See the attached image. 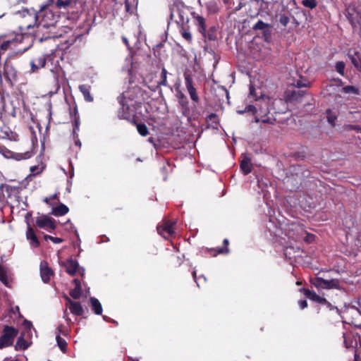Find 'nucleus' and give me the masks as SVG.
I'll return each instance as SVG.
<instances>
[{"instance_id": "obj_1", "label": "nucleus", "mask_w": 361, "mask_h": 361, "mask_svg": "<svg viewBox=\"0 0 361 361\" xmlns=\"http://www.w3.org/2000/svg\"><path fill=\"white\" fill-rule=\"evenodd\" d=\"M68 46L58 47L51 54L50 61L54 66L56 73L66 76V68L68 64Z\"/></svg>"}, {"instance_id": "obj_2", "label": "nucleus", "mask_w": 361, "mask_h": 361, "mask_svg": "<svg viewBox=\"0 0 361 361\" xmlns=\"http://www.w3.org/2000/svg\"><path fill=\"white\" fill-rule=\"evenodd\" d=\"M245 112H252V114H256L255 117V121L256 123L262 122L263 123L274 124L275 119L270 118L267 116L268 106L266 102L264 103V106H260L259 108L253 105H248L244 110H238L237 113L243 114Z\"/></svg>"}, {"instance_id": "obj_3", "label": "nucleus", "mask_w": 361, "mask_h": 361, "mask_svg": "<svg viewBox=\"0 0 361 361\" xmlns=\"http://www.w3.org/2000/svg\"><path fill=\"white\" fill-rule=\"evenodd\" d=\"M18 330L13 326L6 325L0 337V349L13 345L14 338L17 336Z\"/></svg>"}, {"instance_id": "obj_4", "label": "nucleus", "mask_w": 361, "mask_h": 361, "mask_svg": "<svg viewBox=\"0 0 361 361\" xmlns=\"http://www.w3.org/2000/svg\"><path fill=\"white\" fill-rule=\"evenodd\" d=\"M310 283L318 289H341L338 279L326 280L320 277H317L312 279Z\"/></svg>"}, {"instance_id": "obj_5", "label": "nucleus", "mask_w": 361, "mask_h": 361, "mask_svg": "<svg viewBox=\"0 0 361 361\" xmlns=\"http://www.w3.org/2000/svg\"><path fill=\"white\" fill-rule=\"evenodd\" d=\"M347 18L352 25L353 30L360 27L361 30V6H350L347 9Z\"/></svg>"}, {"instance_id": "obj_6", "label": "nucleus", "mask_w": 361, "mask_h": 361, "mask_svg": "<svg viewBox=\"0 0 361 361\" xmlns=\"http://www.w3.org/2000/svg\"><path fill=\"white\" fill-rule=\"evenodd\" d=\"M1 73L6 81L13 85V81L17 78L18 72L11 61H5L3 71H0V76H1Z\"/></svg>"}, {"instance_id": "obj_7", "label": "nucleus", "mask_w": 361, "mask_h": 361, "mask_svg": "<svg viewBox=\"0 0 361 361\" xmlns=\"http://www.w3.org/2000/svg\"><path fill=\"white\" fill-rule=\"evenodd\" d=\"M271 28L272 26L269 24L264 23L262 20H259L253 26V30H260L262 33V37L265 42H269L271 37Z\"/></svg>"}, {"instance_id": "obj_8", "label": "nucleus", "mask_w": 361, "mask_h": 361, "mask_svg": "<svg viewBox=\"0 0 361 361\" xmlns=\"http://www.w3.org/2000/svg\"><path fill=\"white\" fill-rule=\"evenodd\" d=\"M185 83L187 90L190 94V99L193 102L197 104L200 102L199 96L197 95V90L193 86L192 79L189 74H184Z\"/></svg>"}, {"instance_id": "obj_9", "label": "nucleus", "mask_w": 361, "mask_h": 361, "mask_svg": "<svg viewBox=\"0 0 361 361\" xmlns=\"http://www.w3.org/2000/svg\"><path fill=\"white\" fill-rule=\"evenodd\" d=\"M27 13V17H30L32 18V21L30 23H27L26 25V27L27 29L32 28L35 27V25H37V23L39 21V18L45 16L47 14L51 15V13L48 11H41L40 12L36 13L34 10L32 11V12H30L29 10H26Z\"/></svg>"}, {"instance_id": "obj_10", "label": "nucleus", "mask_w": 361, "mask_h": 361, "mask_svg": "<svg viewBox=\"0 0 361 361\" xmlns=\"http://www.w3.org/2000/svg\"><path fill=\"white\" fill-rule=\"evenodd\" d=\"M36 225L39 228L46 230H54L56 228L52 219L45 215L37 218Z\"/></svg>"}, {"instance_id": "obj_11", "label": "nucleus", "mask_w": 361, "mask_h": 361, "mask_svg": "<svg viewBox=\"0 0 361 361\" xmlns=\"http://www.w3.org/2000/svg\"><path fill=\"white\" fill-rule=\"evenodd\" d=\"M27 228L26 231V238L27 240H29L30 245L33 247H39L40 243L37 235L35 234L34 229L31 227L29 222H27Z\"/></svg>"}, {"instance_id": "obj_12", "label": "nucleus", "mask_w": 361, "mask_h": 361, "mask_svg": "<svg viewBox=\"0 0 361 361\" xmlns=\"http://www.w3.org/2000/svg\"><path fill=\"white\" fill-rule=\"evenodd\" d=\"M173 222L167 221L163 226L157 227L158 233L164 238H167L173 233Z\"/></svg>"}, {"instance_id": "obj_13", "label": "nucleus", "mask_w": 361, "mask_h": 361, "mask_svg": "<svg viewBox=\"0 0 361 361\" xmlns=\"http://www.w3.org/2000/svg\"><path fill=\"white\" fill-rule=\"evenodd\" d=\"M299 290L300 293H302L306 298L311 300L317 302L319 304L326 302V300L324 298L320 297L314 291H312L305 288H301Z\"/></svg>"}, {"instance_id": "obj_14", "label": "nucleus", "mask_w": 361, "mask_h": 361, "mask_svg": "<svg viewBox=\"0 0 361 361\" xmlns=\"http://www.w3.org/2000/svg\"><path fill=\"white\" fill-rule=\"evenodd\" d=\"M47 61L46 57L44 54H41L30 61L31 70L32 72L37 71L39 68L45 66Z\"/></svg>"}, {"instance_id": "obj_15", "label": "nucleus", "mask_w": 361, "mask_h": 361, "mask_svg": "<svg viewBox=\"0 0 361 361\" xmlns=\"http://www.w3.org/2000/svg\"><path fill=\"white\" fill-rule=\"evenodd\" d=\"M40 274L42 281L44 283L49 281L51 276H53V271L48 267L46 262H42L40 265Z\"/></svg>"}, {"instance_id": "obj_16", "label": "nucleus", "mask_w": 361, "mask_h": 361, "mask_svg": "<svg viewBox=\"0 0 361 361\" xmlns=\"http://www.w3.org/2000/svg\"><path fill=\"white\" fill-rule=\"evenodd\" d=\"M192 15L195 19V25L198 27L199 32L202 34H205L207 28L205 18L196 14L195 12L192 13Z\"/></svg>"}, {"instance_id": "obj_17", "label": "nucleus", "mask_w": 361, "mask_h": 361, "mask_svg": "<svg viewBox=\"0 0 361 361\" xmlns=\"http://www.w3.org/2000/svg\"><path fill=\"white\" fill-rule=\"evenodd\" d=\"M69 310L71 312L78 316H82L84 313V310L78 302L72 301L69 299Z\"/></svg>"}, {"instance_id": "obj_18", "label": "nucleus", "mask_w": 361, "mask_h": 361, "mask_svg": "<svg viewBox=\"0 0 361 361\" xmlns=\"http://www.w3.org/2000/svg\"><path fill=\"white\" fill-rule=\"evenodd\" d=\"M74 288L69 292V295L74 299H78L81 295V283L78 279L73 281Z\"/></svg>"}, {"instance_id": "obj_19", "label": "nucleus", "mask_w": 361, "mask_h": 361, "mask_svg": "<svg viewBox=\"0 0 361 361\" xmlns=\"http://www.w3.org/2000/svg\"><path fill=\"white\" fill-rule=\"evenodd\" d=\"M18 38L22 39L23 37L21 35H19L18 37H16L11 39L4 41L0 44V52H3V53L5 52L6 50L11 48L12 45L16 46V43L18 41H20Z\"/></svg>"}, {"instance_id": "obj_20", "label": "nucleus", "mask_w": 361, "mask_h": 361, "mask_svg": "<svg viewBox=\"0 0 361 361\" xmlns=\"http://www.w3.org/2000/svg\"><path fill=\"white\" fill-rule=\"evenodd\" d=\"M122 107L118 111V117L120 118L128 120L131 122V114L130 111V107L128 105H125L123 102H121Z\"/></svg>"}, {"instance_id": "obj_21", "label": "nucleus", "mask_w": 361, "mask_h": 361, "mask_svg": "<svg viewBox=\"0 0 361 361\" xmlns=\"http://www.w3.org/2000/svg\"><path fill=\"white\" fill-rule=\"evenodd\" d=\"M305 92L302 90H293L288 93L286 100L293 102H296L303 97Z\"/></svg>"}, {"instance_id": "obj_22", "label": "nucleus", "mask_w": 361, "mask_h": 361, "mask_svg": "<svg viewBox=\"0 0 361 361\" xmlns=\"http://www.w3.org/2000/svg\"><path fill=\"white\" fill-rule=\"evenodd\" d=\"M348 56H349L351 63L353 64V66L357 70L361 71V59L359 56L358 52L354 51L353 54H351L349 52Z\"/></svg>"}, {"instance_id": "obj_23", "label": "nucleus", "mask_w": 361, "mask_h": 361, "mask_svg": "<svg viewBox=\"0 0 361 361\" xmlns=\"http://www.w3.org/2000/svg\"><path fill=\"white\" fill-rule=\"evenodd\" d=\"M240 169L244 173V174L247 175L252 171V164L250 159L248 158H245L240 162Z\"/></svg>"}, {"instance_id": "obj_24", "label": "nucleus", "mask_w": 361, "mask_h": 361, "mask_svg": "<svg viewBox=\"0 0 361 361\" xmlns=\"http://www.w3.org/2000/svg\"><path fill=\"white\" fill-rule=\"evenodd\" d=\"M66 213H68V207L63 204H61L59 206L52 208L51 214L54 216H63L65 215Z\"/></svg>"}, {"instance_id": "obj_25", "label": "nucleus", "mask_w": 361, "mask_h": 361, "mask_svg": "<svg viewBox=\"0 0 361 361\" xmlns=\"http://www.w3.org/2000/svg\"><path fill=\"white\" fill-rule=\"evenodd\" d=\"M90 303L92 306V310L96 314H102V307L99 301L95 298H90Z\"/></svg>"}, {"instance_id": "obj_26", "label": "nucleus", "mask_w": 361, "mask_h": 361, "mask_svg": "<svg viewBox=\"0 0 361 361\" xmlns=\"http://www.w3.org/2000/svg\"><path fill=\"white\" fill-rule=\"evenodd\" d=\"M131 123L136 126L138 133L142 136H147L149 134L146 125L144 123H137L135 119V116L132 118Z\"/></svg>"}, {"instance_id": "obj_27", "label": "nucleus", "mask_w": 361, "mask_h": 361, "mask_svg": "<svg viewBox=\"0 0 361 361\" xmlns=\"http://www.w3.org/2000/svg\"><path fill=\"white\" fill-rule=\"evenodd\" d=\"M90 86L85 85H81L79 86V89L80 92L82 93L85 99L87 102H91L93 101V97L90 94Z\"/></svg>"}, {"instance_id": "obj_28", "label": "nucleus", "mask_w": 361, "mask_h": 361, "mask_svg": "<svg viewBox=\"0 0 361 361\" xmlns=\"http://www.w3.org/2000/svg\"><path fill=\"white\" fill-rule=\"evenodd\" d=\"M178 103L180 106H181L182 114L184 116H188L190 113V109H189V102L187 99V97L178 100Z\"/></svg>"}, {"instance_id": "obj_29", "label": "nucleus", "mask_w": 361, "mask_h": 361, "mask_svg": "<svg viewBox=\"0 0 361 361\" xmlns=\"http://www.w3.org/2000/svg\"><path fill=\"white\" fill-rule=\"evenodd\" d=\"M202 35L207 38L209 40L214 41L216 39V29L215 27H211L207 31L206 30L205 34Z\"/></svg>"}, {"instance_id": "obj_30", "label": "nucleus", "mask_w": 361, "mask_h": 361, "mask_svg": "<svg viewBox=\"0 0 361 361\" xmlns=\"http://www.w3.org/2000/svg\"><path fill=\"white\" fill-rule=\"evenodd\" d=\"M28 346L29 345L27 342L24 339L23 336H20L17 340L15 348L16 350H25L28 348Z\"/></svg>"}, {"instance_id": "obj_31", "label": "nucleus", "mask_w": 361, "mask_h": 361, "mask_svg": "<svg viewBox=\"0 0 361 361\" xmlns=\"http://www.w3.org/2000/svg\"><path fill=\"white\" fill-rule=\"evenodd\" d=\"M0 281H1L5 286H8V279L6 274V271L4 267L0 264Z\"/></svg>"}, {"instance_id": "obj_32", "label": "nucleus", "mask_w": 361, "mask_h": 361, "mask_svg": "<svg viewBox=\"0 0 361 361\" xmlns=\"http://www.w3.org/2000/svg\"><path fill=\"white\" fill-rule=\"evenodd\" d=\"M56 342H57V344H58V346L59 347V348L61 350V351H63V353H66V350H67L66 341L63 338H62L59 334L56 336Z\"/></svg>"}, {"instance_id": "obj_33", "label": "nucleus", "mask_w": 361, "mask_h": 361, "mask_svg": "<svg viewBox=\"0 0 361 361\" xmlns=\"http://www.w3.org/2000/svg\"><path fill=\"white\" fill-rule=\"evenodd\" d=\"M78 264L72 259H69V270H68L69 274H71V275L75 274L78 270Z\"/></svg>"}, {"instance_id": "obj_34", "label": "nucleus", "mask_w": 361, "mask_h": 361, "mask_svg": "<svg viewBox=\"0 0 361 361\" xmlns=\"http://www.w3.org/2000/svg\"><path fill=\"white\" fill-rule=\"evenodd\" d=\"M343 92L346 94H348V93H353L355 94H359V90L357 87H355L354 86H351V85H347V86H345L344 87H343Z\"/></svg>"}, {"instance_id": "obj_35", "label": "nucleus", "mask_w": 361, "mask_h": 361, "mask_svg": "<svg viewBox=\"0 0 361 361\" xmlns=\"http://www.w3.org/2000/svg\"><path fill=\"white\" fill-rule=\"evenodd\" d=\"M223 243H224V247L217 249V252L219 254H227L229 252V249L228 247V240L224 239Z\"/></svg>"}, {"instance_id": "obj_36", "label": "nucleus", "mask_w": 361, "mask_h": 361, "mask_svg": "<svg viewBox=\"0 0 361 361\" xmlns=\"http://www.w3.org/2000/svg\"><path fill=\"white\" fill-rule=\"evenodd\" d=\"M76 114H77V109L75 108L73 110V114H74L75 118H74V126H73V135L74 139L75 138V132H76V130H78V125H79V118L76 117Z\"/></svg>"}, {"instance_id": "obj_37", "label": "nucleus", "mask_w": 361, "mask_h": 361, "mask_svg": "<svg viewBox=\"0 0 361 361\" xmlns=\"http://www.w3.org/2000/svg\"><path fill=\"white\" fill-rule=\"evenodd\" d=\"M345 64L343 61H338L336 63V69L338 73H339L341 75H344V70H345Z\"/></svg>"}, {"instance_id": "obj_38", "label": "nucleus", "mask_w": 361, "mask_h": 361, "mask_svg": "<svg viewBox=\"0 0 361 361\" xmlns=\"http://www.w3.org/2000/svg\"><path fill=\"white\" fill-rule=\"evenodd\" d=\"M290 22V18L285 14L279 15V23L283 26L286 27L288 23Z\"/></svg>"}, {"instance_id": "obj_39", "label": "nucleus", "mask_w": 361, "mask_h": 361, "mask_svg": "<svg viewBox=\"0 0 361 361\" xmlns=\"http://www.w3.org/2000/svg\"><path fill=\"white\" fill-rule=\"evenodd\" d=\"M302 5L310 8H314L317 6L316 0H303Z\"/></svg>"}, {"instance_id": "obj_40", "label": "nucleus", "mask_w": 361, "mask_h": 361, "mask_svg": "<svg viewBox=\"0 0 361 361\" xmlns=\"http://www.w3.org/2000/svg\"><path fill=\"white\" fill-rule=\"evenodd\" d=\"M166 75H167V71H166L165 68H163L162 70H161V78H162V80L159 82V85H164V86H166L167 85Z\"/></svg>"}, {"instance_id": "obj_41", "label": "nucleus", "mask_w": 361, "mask_h": 361, "mask_svg": "<svg viewBox=\"0 0 361 361\" xmlns=\"http://www.w3.org/2000/svg\"><path fill=\"white\" fill-rule=\"evenodd\" d=\"M216 114L212 113L207 117V121H212L213 123H214V126H213V127L216 128L218 124V121L216 120Z\"/></svg>"}, {"instance_id": "obj_42", "label": "nucleus", "mask_w": 361, "mask_h": 361, "mask_svg": "<svg viewBox=\"0 0 361 361\" xmlns=\"http://www.w3.org/2000/svg\"><path fill=\"white\" fill-rule=\"evenodd\" d=\"M180 32H181L182 37L185 39H186L188 42H190L192 41V35L190 32H188L184 29H182Z\"/></svg>"}, {"instance_id": "obj_43", "label": "nucleus", "mask_w": 361, "mask_h": 361, "mask_svg": "<svg viewBox=\"0 0 361 361\" xmlns=\"http://www.w3.org/2000/svg\"><path fill=\"white\" fill-rule=\"evenodd\" d=\"M345 129L347 130H353L357 132L361 133V128L358 125H346Z\"/></svg>"}, {"instance_id": "obj_44", "label": "nucleus", "mask_w": 361, "mask_h": 361, "mask_svg": "<svg viewBox=\"0 0 361 361\" xmlns=\"http://www.w3.org/2000/svg\"><path fill=\"white\" fill-rule=\"evenodd\" d=\"M56 6L57 8H66L68 6V0H56Z\"/></svg>"}, {"instance_id": "obj_45", "label": "nucleus", "mask_w": 361, "mask_h": 361, "mask_svg": "<svg viewBox=\"0 0 361 361\" xmlns=\"http://www.w3.org/2000/svg\"><path fill=\"white\" fill-rule=\"evenodd\" d=\"M44 239L46 240H50L52 242H54V243H59L61 242V238H56V237H53V236H51V235H44Z\"/></svg>"}, {"instance_id": "obj_46", "label": "nucleus", "mask_w": 361, "mask_h": 361, "mask_svg": "<svg viewBox=\"0 0 361 361\" xmlns=\"http://www.w3.org/2000/svg\"><path fill=\"white\" fill-rule=\"evenodd\" d=\"M59 264L63 267L64 271L68 273V260L67 259L63 260L60 256L59 257Z\"/></svg>"}, {"instance_id": "obj_47", "label": "nucleus", "mask_w": 361, "mask_h": 361, "mask_svg": "<svg viewBox=\"0 0 361 361\" xmlns=\"http://www.w3.org/2000/svg\"><path fill=\"white\" fill-rule=\"evenodd\" d=\"M176 96L178 100L186 97V96L180 90H177Z\"/></svg>"}, {"instance_id": "obj_48", "label": "nucleus", "mask_w": 361, "mask_h": 361, "mask_svg": "<svg viewBox=\"0 0 361 361\" xmlns=\"http://www.w3.org/2000/svg\"><path fill=\"white\" fill-rule=\"evenodd\" d=\"M298 303H299V305H300V308L302 310H303V309H305V307H307V300H300L298 302Z\"/></svg>"}, {"instance_id": "obj_49", "label": "nucleus", "mask_w": 361, "mask_h": 361, "mask_svg": "<svg viewBox=\"0 0 361 361\" xmlns=\"http://www.w3.org/2000/svg\"><path fill=\"white\" fill-rule=\"evenodd\" d=\"M295 86L297 87H307V84L304 83L302 80H299L296 82Z\"/></svg>"}, {"instance_id": "obj_50", "label": "nucleus", "mask_w": 361, "mask_h": 361, "mask_svg": "<svg viewBox=\"0 0 361 361\" xmlns=\"http://www.w3.org/2000/svg\"><path fill=\"white\" fill-rule=\"evenodd\" d=\"M323 304H324V305H326V307H327L330 310H338V309H337V307H335V306L332 305H331L329 302H328L327 300H326V302H324Z\"/></svg>"}, {"instance_id": "obj_51", "label": "nucleus", "mask_w": 361, "mask_h": 361, "mask_svg": "<svg viewBox=\"0 0 361 361\" xmlns=\"http://www.w3.org/2000/svg\"><path fill=\"white\" fill-rule=\"evenodd\" d=\"M59 334H63V336H67V334L66 332V330H65V327L63 326H59Z\"/></svg>"}, {"instance_id": "obj_52", "label": "nucleus", "mask_w": 361, "mask_h": 361, "mask_svg": "<svg viewBox=\"0 0 361 361\" xmlns=\"http://www.w3.org/2000/svg\"><path fill=\"white\" fill-rule=\"evenodd\" d=\"M23 324L26 329H30L32 326V324L31 322L25 320Z\"/></svg>"}, {"instance_id": "obj_53", "label": "nucleus", "mask_w": 361, "mask_h": 361, "mask_svg": "<svg viewBox=\"0 0 361 361\" xmlns=\"http://www.w3.org/2000/svg\"><path fill=\"white\" fill-rule=\"evenodd\" d=\"M122 40H123V43L126 45L128 49L129 50H131V47H130V44H129L128 39L126 37L123 36V37H122Z\"/></svg>"}, {"instance_id": "obj_54", "label": "nucleus", "mask_w": 361, "mask_h": 361, "mask_svg": "<svg viewBox=\"0 0 361 361\" xmlns=\"http://www.w3.org/2000/svg\"><path fill=\"white\" fill-rule=\"evenodd\" d=\"M336 119V117L329 116L328 117V121L332 125L334 126V121Z\"/></svg>"}, {"instance_id": "obj_55", "label": "nucleus", "mask_w": 361, "mask_h": 361, "mask_svg": "<svg viewBox=\"0 0 361 361\" xmlns=\"http://www.w3.org/2000/svg\"><path fill=\"white\" fill-rule=\"evenodd\" d=\"M125 7L127 11H129L130 10V3L128 0L125 1Z\"/></svg>"}, {"instance_id": "obj_56", "label": "nucleus", "mask_w": 361, "mask_h": 361, "mask_svg": "<svg viewBox=\"0 0 361 361\" xmlns=\"http://www.w3.org/2000/svg\"><path fill=\"white\" fill-rule=\"evenodd\" d=\"M255 87L252 85H251L250 87V94L252 95V96H255Z\"/></svg>"}, {"instance_id": "obj_57", "label": "nucleus", "mask_w": 361, "mask_h": 361, "mask_svg": "<svg viewBox=\"0 0 361 361\" xmlns=\"http://www.w3.org/2000/svg\"><path fill=\"white\" fill-rule=\"evenodd\" d=\"M56 195H54L53 197H51V198H48V197H46L44 201L48 203V204H50L49 201L51 200H56Z\"/></svg>"}, {"instance_id": "obj_58", "label": "nucleus", "mask_w": 361, "mask_h": 361, "mask_svg": "<svg viewBox=\"0 0 361 361\" xmlns=\"http://www.w3.org/2000/svg\"><path fill=\"white\" fill-rule=\"evenodd\" d=\"M302 176L303 177H308L310 176V171L308 170H305L304 171H302Z\"/></svg>"}, {"instance_id": "obj_59", "label": "nucleus", "mask_w": 361, "mask_h": 361, "mask_svg": "<svg viewBox=\"0 0 361 361\" xmlns=\"http://www.w3.org/2000/svg\"><path fill=\"white\" fill-rule=\"evenodd\" d=\"M63 298L66 299V302L65 303V307H66V310H67L68 308V295H66V294H63Z\"/></svg>"}, {"instance_id": "obj_60", "label": "nucleus", "mask_w": 361, "mask_h": 361, "mask_svg": "<svg viewBox=\"0 0 361 361\" xmlns=\"http://www.w3.org/2000/svg\"><path fill=\"white\" fill-rule=\"evenodd\" d=\"M75 145H78V147H80L81 146V142L79 140H75Z\"/></svg>"}, {"instance_id": "obj_61", "label": "nucleus", "mask_w": 361, "mask_h": 361, "mask_svg": "<svg viewBox=\"0 0 361 361\" xmlns=\"http://www.w3.org/2000/svg\"><path fill=\"white\" fill-rule=\"evenodd\" d=\"M289 250H292V247H286L285 250H284V252H285V255H287L288 252Z\"/></svg>"}, {"instance_id": "obj_62", "label": "nucleus", "mask_w": 361, "mask_h": 361, "mask_svg": "<svg viewBox=\"0 0 361 361\" xmlns=\"http://www.w3.org/2000/svg\"><path fill=\"white\" fill-rule=\"evenodd\" d=\"M78 16H78V13H75L74 14V18H73V19H76V18H78Z\"/></svg>"}, {"instance_id": "obj_63", "label": "nucleus", "mask_w": 361, "mask_h": 361, "mask_svg": "<svg viewBox=\"0 0 361 361\" xmlns=\"http://www.w3.org/2000/svg\"><path fill=\"white\" fill-rule=\"evenodd\" d=\"M64 99H65L66 102L68 103V98L66 94H65Z\"/></svg>"}, {"instance_id": "obj_64", "label": "nucleus", "mask_w": 361, "mask_h": 361, "mask_svg": "<svg viewBox=\"0 0 361 361\" xmlns=\"http://www.w3.org/2000/svg\"><path fill=\"white\" fill-rule=\"evenodd\" d=\"M192 276L194 277L195 279H196V271H194L192 272Z\"/></svg>"}]
</instances>
